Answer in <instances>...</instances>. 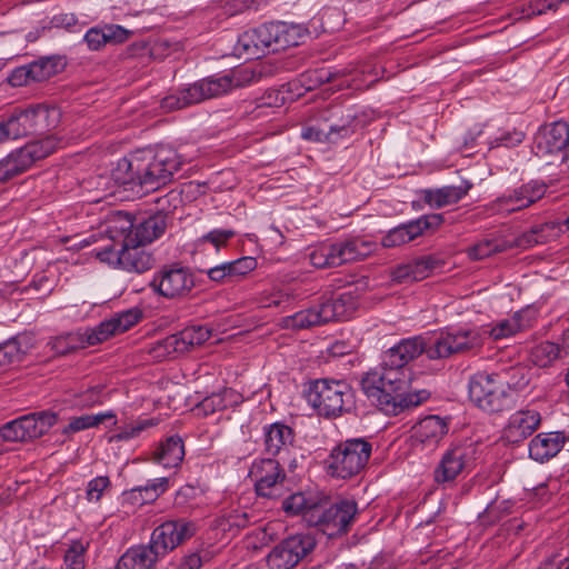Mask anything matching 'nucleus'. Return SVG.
Instances as JSON below:
<instances>
[{
	"mask_svg": "<svg viewBox=\"0 0 569 569\" xmlns=\"http://www.w3.org/2000/svg\"><path fill=\"white\" fill-rule=\"evenodd\" d=\"M24 118H30L34 133H43L58 127L61 109H26Z\"/></svg>",
	"mask_w": 569,
	"mask_h": 569,
	"instance_id": "nucleus-40",
	"label": "nucleus"
},
{
	"mask_svg": "<svg viewBox=\"0 0 569 569\" xmlns=\"http://www.w3.org/2000/svg\"><path fill=\"white\" fill-rule=\"evenodd\" d=\"M547 184L540 180H530L511 190H508L490 203L496 213H512L529 208L542 199L547 192Z\"/></svg>",
	"mask_w": 569,
	"mask_h": 569,
	"instance_id": "nucleus-16",
	"label": "nucleus"
},
{
	"mask_svg": "<svg viewBox=\"0 0 569 569\" xmlns=\"http://www.w3.org/2000/svg\"><path fill=\"white\" fill-rule=\"evenodd\" d=\"M266 27L270 33L271 52L299 46L307 37V30L301 24L278 21L266 23Z\"/></svg>",
	"mask_w": 569,
	"mask_h": 569,
	"instance_id": "nucleus-28",
	"label": "nucleus"
},
{
	"mask_svg": "<svg viewBox=\"0 0 569 569\" xmlns=\"http://www.w3.org/2000/svg\"><path fill=\"white\" fill-rule=\"evenodd\" d=\"M26 349L22 348L18 338H11L0 343V372L22 360Z\"/></svg>",
	"mask_w": 569,
	"mask_h": 569,
	"instance_id": "nucleus-49",
	"label": "nucleus"
},
{
	"mask_svg": "<svg viewBox=\"0 0 569 569\" xmlns=\"http://www.w3.org/2000/svg\"><path fill=\"white\" fill-rule=\"evenodd\" d=\"M440 267V260L432 256H422L396 267L392 279L397 282L421 281Z\"/></svg>",
	"mask_w": 569,
	"mask_h": 569,
	"instance_id": "nucleus-30",
	"label": "nucleus"
},
{
	"mask_svg": "<svg viewBox=\"0 0 569 569\" xmlns=\"http://www.w3.org/2000/svg\"><path fill=\"white\" fill-rule=\"evenodd\" d=\"M194 284L191 270L179 263L163 266L154 272L150 281V288L154 293L170 300L189 297Z\"/></svg>",
	"mask_w": 569,
	"mask_h": 569,
	"instance_id": "nucleus-12",
	"label": "nucleus"
},
{
	"mask_svg": "<svg viewBox=\"0 0 569 569\" xmlns=\"http://www.w3.org/2000/svg\"><path fill=\"white\" fill-rule=\"evenodd\" d=\"M234 392L232 389L224 388L219 392H213L203 398L197 406V410L204 416L224 410L233 402Z\"/></svg>",
	"mask_w": 569,
	"mask_h": 569,
	"instance_id": "nucleus-46",
	"label": "nucleus"
},
{
	"mask_svg": "<svg viewBox=\"0 0 569 569\" xmlns=\"http://www.w3.org/2000/svg\"><path fill=\"white\" fill-rule=\"evenodd\" d=\"M256 480V491L261 497L272 498L278 495L286 473L280 463L273 458L256 460L250 469Z\"/></svg>",
	"mask_w": 569,
	"mask_h": 569,
	"instance_id": "nucleus-22",
	"label": "nucleus"
},
{
	"mask_svg": "<svg viewBox=\"0 0 569 569\" xmlns=\"http://www.w3.org/2000/svg\"><path fill=\"white\" fill-rule=\"evenodd\" d=\"M536 148L540 156H556L561 162L569 148V124L558 120L541 126L536 134Z\"/></svg>",
	"mask_w": 569,
	"mask_h": 569,
	"instance_id": "nucleus-20",
	"label": "nucleus"
},
{
	"mask_svg": "<svg viewBox=\"0 0 569 569\" xmlns=\"http://www.w3.org/2000/svg\"><path fill=\"white\" fill-rule=\"evenodd\" d=\"M297 297L298 295L289 288H273L260 293L259 303L262 308L286 310Z\"/></svg>",
	"mask_w": 569,
	"mask_h": 569,
	"instance_id": "nucleus-44",
	"label": "nucleus"
},
{
	"mask_svg": "<svg viewBox=\"0 0 569 569\" xmlns=\"http://www.w3.org/2000/svg\"><path fill=\"white\" fill-rule=\"evenodd\" d=\"M541 415L535 409L513 412L502 430V438L509 443H519L530 437L540 426Z\"/></svg>",
	"mask_w": 569,
	"mask_h": 569,
	"instance_id": "nucleus-25",
	"label": "nucleus"
},
{
	"mask_svg": "<svg viewBox=\"0 0 569 569\" xmlns=\"http://www.w3.org/2000/svg\"><path fill=\"white\" fill-rule=\"evenodd\" d=\"M410 383V369L383 366V362L366 372L361 379L365 395L387 416H398L429 398L427 390L409 392Z\"/></svg>",
	"mask_w": 569,
	"mask_h": 569,
	"instance_id": "nucleus-2",
	"label": "nucleus"
},
{
	"mask_svg": "<svg viewBox=\"0 0 569 569\" xmlns=\"http://www.w3.org/2000/svg\"><path fill=\"white\" fill-rule=\"evenodd\" d=\"M525 139V132L516 128H500L496 124V129L488 136V150L496 148H513L519 146Z\"/></svg>",
	"mask_w": 569,
	"mask_h": 569,
	"instance_id": "nucleus-42",
	"label": "nucleus"
},
{
	"mask_svg": "<svg viewBox=\"0 0 569 569\" xmlns=\"http://www.w3.org/2000/svg\"><path fill=\"white\" fill-rule=\"evenodd\" d=\"M425 353L427 356L426 338L415 336L401 339L398 343L386 350L381 356L383 366L410 369L408 365Z\"/></svg>",
	"mask_w": 569,
	"mask_h": 569,
	"instance_id": "nucleus-23",
	"label": "nucleus"
},
{
	"mask_svg": "<svg viewBox=\"0 0 569 569\" xmlns=\"http://www.w3.org/2000/svg\"><path fill=\"white\" fill-rule=\"evenodd\" d=\"M87 547L80 540L71 542L64 553V562L62 568L64 569H84V553Z\"/></svg>",
	"mask_w": 569,
	"mask_h": 569,
	"instance_id": "nucleus-56",
	"label": "nucleus"
},
{
	"mask_svg": "<svg viewBox=\"0 0 569 569\" xmlns=\"http://www.w3.org/2000/svg\"><path fill=\"white\" fill-rule=\"evenodd\" d=\"M295 443L293 429L281 421L262 427V449L269 458L288 455Z\"/></svg>",
	"mask_w": 569,
	"mask_h": 569,
	"instance_id": "nucleus-24",
	"label": "nucleus"
},
{
	"mask_svg": "<svg viewBox=\"0 0 569 569\" xmlns=\"http://www.w3.org/2000/svg\"><path fill=\"white\" fill-rule=\"evenodd\" d=\"M111 487L108 476H98L91 479L86 488V499L89 502H99L106 490Z\"/></svg>",
	"mask_w": 569,
	"mask_h": 569,
	"instance_id": "nucleus-61",
	"label": "nucleus"
},
{
	"mask_svg": "<svg viewBox=\"0 0 569 569\" xmlns=\"http://www.w3.org/2000/svg\"><path fill=\"white\" fill-rule=\"evenodd\" d=\"M32 82L36 81L33 80L31 63L13 69L8 76V83L12 87L28 86Z\"/></svg>",
	"mask_w": 569,
	"mask_h": 569,
	"instance_id": "nucleus-63",
	"label": "nucleus"
},
{
	"mask_svg": "<svg viewBox=\"0 0 569 569\" xmlns=\"http://www.w3.org/2000/svg\"><path fill=\"white\" fill-rule=\"evenodd\" d=\"M248 33L253 34V44L254 48L258 49V57L260 58L264 52L271 51L270 44V33L267 32L266 23L247 31Z\"/></svg>",
	"mask_w": 569,
	"mask_h": 569,
	"instance_id": "nucleus-64",
	"label": "nucleus"
},
{
	"mask_svg": "<svg viewBox=\"0 0 569 569\" xmlns=\"http://www.w3.org/2000/svg\"><path fill=\"white\" fill-rule=\"evenodd\" d=\"M183 158L172 148L137 150L118 160L112 180L136 196L156 191L169 183L181 169Z\"/></svg>",
	"mask_w": 569,
	"mask_h": 569,
	"instance_id": "nucleus-1",
	"label": "nucleus"
},
{
	"mask_svg": "<svg viewBox=\"0 0 569 569\" xmlns=\"http://www.w3.org/2000/svg\"><path fill=\"white\" fill-rule=\"evenodd\" d=\"M253 79L254 71L248 68L232 70L221 77H209L180 90L177 98H164L162 107H187L202 103L229 92L234 87L249 83Z\"/></svg>",
	"mask_w": 569,
	"mask_h": 569,
	"instance_id": "nucleus-4",
	"label": "nucleus"
},
{
	"mask_svg": "<svg viewBox=\"0 0 569 569\" xmlns=\"http://www.w3.org/2000/svg\"><path fill=\"white\" fill-rule=\"evenodd\" d=\"M89 346L87 338L83 332H70L64 336H60L53 340L52 348L57 353H68L78 348H84Z\"/></svg>",
	"mask_w": 569,
	"mask_h": 569,
	"instance_id": "nucleus-53",
	"label": "nucleus"
},
{
	"mask_svg": "<svg viewBox=\"0 0 569 569\" xmlns=\"http://www.w3.org/2000/svg\"><path fill=\"white\" fill-rule=\"evenodd\" d=\"M253 515L243 507H231L223 510L214 520L216 528L223 532L236 536L241 529L248 527Z\"/></svg>",
	"mask_w": 569,
	"mask_h": 569,
	"instance_id": "nucleus-34",
	"label": "nucleus"
},
{
	"mask_svg": "<svg viewBox=\"0 0 569 569\" xmlns=\"http://www.w3.org/2000/svg\"><path fill=\"white\" fill-rule=\"evenodd\" d=\"M443 222L440 213L423 214L390 229L382 238V246L395 248L413 241L427 230L437 229Z\"/></svg>",
	"mask_w": 569,
	"mask_h": 569,
	"instance_id": "nucleus-19",
	"label": "nucleus"
},
{
	"mask_svg": "<svg viewBox=\"0 0 569 569\" xmlns=\"http://www.w3.org/2000/svg\"><path fill=\"white\" fill-rule=\"evenodd\" d=\"M376 243L363 238H347L336 242H323L309 252V260L316 268H331L359 261L373 252Z\"/></svg>",
	"mask_w": 569,
	"mask_h": 569,
	"instance_id": "nucleus-9",
	"label": "nucleus"
},
{
	"mask_svg": "<svg viewBox=\"0 0 569 569\" xmlns=\"http://www.w3.org/2000/svg\"><path fill=\"white\" fill-rule=\"evenodd\" d=\"M468 396L475 406L488 413L509 410L516 403L515 393L508 391V386L499 373H473L469 378Z\"/></svg>",
	"mask_w": 569,
	"mask_h": 569,
	"instance_id": "nucleus-5",
	"label": "nucleus"
},
{
	"mask_svg": "<svg viewBox=\"0 0 569 569\" xmlns=\"http://www.w3.org/2000/svg\"><path fill=\"white\" fill-rule=\"evenodd\" d=\"M108 399L106 387L103 385H96L87 388L77 396V405L81 408H91L102 405Z\"/></svg>",
	"mask_w": 569,
	"mask_h": 569,
	"instance_id": "nucleus-55",
	"label": "nucleus"
},
{
	"mask_svg": "<svg viewBox=\"0 0 569 569\" xmlns=\"http://www.w3.org/2000/svg\"><path fill=\"white\" fill-rule=\"evenodd\" d=\"M141 319L142 311L138 307L117 312L111 318L100 322L96 327L84 330L87 343L90 346L101 343L112 336L128 331Z\"/></svg>",
	"mask_w": 569,
	"mask_h": 569,
	"instance_id": "nucleus-18",
	"label": "nucleus"
},
{
	"mask_svg": "<svg viewBox=\"0 0 569 569\" xmlns=\"http://www.w3.org/2000/svg\"><path fill=\"white\" fill-rule=\"evenodd\" d=\"M141 244L122 243L121 269L128 272L142 273L153 266V257Z\"/></svg>",
	"mask_w": 569,
	"mask_h": 569,
	"instance_id": "nucleus-33",
	"label": "nucleus"
},
{
	"mask_svg": "<svg viewBox=\"0 0 569 569\" xmlns=\"http://www.w3.org/2000/svg\"><path fill=\"white\" fill-rule=\"evenodd\" d=\"M169 488V479L166 477L149 480L144 486L136 487L124 493L126 499L133 503L143 505L156 500Z\"/></svg>",
	"mask_w": 569,
	"mask_h": 569,
	"instance_id": "nucleus-37",
	"label": "nucleus"
},
{
	"mask_svg": "<svg viewBox=\"0 0 569 569\" xmlns=\"http://www.w3.org/2000/svg\"><path fill=\"white\" fill-rule=\"evenodd\" d=\"M475 460L476 449L471 443H450L433 469L435 482L440 486L452 485L472 470Z\"/></svg>",
	"mask_w": 569,
	"mask_h": 569,
	"instance_id": "nucleus-11",
	"label": "nucleus"
},
{
	"mask_svg": "<svg viewBox=\"0 0 569 569\" xmlns=\"http://www.w3.org/2000/svg\"><path fill=\"white\" fill-rule=\"evenodd\" d=\"M306 398L320 416L338 417L355 407L352 388L341 380L320 379L311 382Z\"/></svg>",
	"mask_w": 569,
	"mask_h": 569,
	"instance_id": "nucleus-8",
	"label": "nucleus"
},
{
	"mask_svg": "<svg viewBox=\"0 0 569 569\" xmlns=\"http://www.w3.org/2000/svg\"><path fill=\"white\" fill-rule=\"evenodd\" d=\"M345 295L340 299H328L308 309L282 319V326L290 330H303L345 318Z\"/></svg>",
	"mask_w": 569,
	"mask_h": 569,
	"instance_id": "nucleus-14",
	"label": "nucleus"
},
{
	"mask_svg": "<svg viewBox=\"0 0 569 569\" xmlns=\"http://www.w3.org/2000/svg\"><path fill=\"white\" fill-rule=\"evenodd\" d=\"M210 338V330L202 326H191L166 339V347L183 353L194 346H200Z\"/></svg>",
	"mask_w": 569,
	"mask_h": 569,
	"instance_id": "nucleus-32",
	"label": "nucleus"
},
{
	"mask_svg": "<svg viewBox=\"0 0 569 569\" xmlns=\"http://www.w3.org/2000/svg\"><path fill=\"white\" fill-rule=\"evenodd\" d=\"M450 427L449 417L437 415L426 416L419 419L411 428V439L416 446L422 449L435 450L448 435Z\"/></svg>",
	"mask_w": 569,
	"mask_h": 569,
	"instance_id": "nucleus-21",
	"label": "nucleus"
},
{
	"mask_svg": "<svg viewBox=\"0 0 569 569\" xmlns=\"http://www.w3.org/2000/svg\"><path fill=\"white\" fill-rule=\"evenodd\" d=\"M496 129L493 121L475 123L469 127L463 136L462 144L466 149L478 144H485L488 148V136Z\"/></svg>",
	"mask_w": 569,
	"mask_h": 569,
	"instance_id": "nucleus-50",
	"label": "nucleus"
},
{
	"mask_svg": "<svg viewBox=\"0 0 569 569\" xmlns=\"http://www.w3.org/2000/svg\"><path fill=\"white\" fill-rule=\"evenodd\" d=\"M26 109H21L18 113L11 116L6 122H0V144L11 139L16 140L29 133H34L30 118H24Z\"/></svg>",
	"mask_w": 569,
	"mask_h": 569,
	"instance_id": "nucleus-38",
	"label": "nucleus"
},
{
	"mask_svg": "<svg viewBox=\"0 0 569 569\" xmlns=\"http://www.w3.org/2000/svg\"><path fill=\"white\" fill-rule=\"evenodd\" d=\"M358 513L355 500L342 499L330 506L312 508L308 522L318 527L328 537L347 533Z\"/></svg>",
	"mask_w": 569,
	"mask_h": 569,
	"instance_id": "nucleus-10",
	"label": "nucleus"
},
{
	"mask_svg": "<svg viewBox=\"0 0 569 569\" xmlns=\"http://www.w3.org/2000/svg\"><path fill=\"white\" fill-rule=\"evenodd\" d=\"M66 63L62 58L57 56L51 57H42L33 62H31V68L33 71V80L36 82H41L49 80L54 77L59 72H61L64 68Z\"/></svg>",
	"mask_w": 569,
	"mask_h": 569,
	"instance_id": "nucleus-45",
	"label": "nucleus"
},
{
	"mask_svg": "<svg viewBox=\"0 0 569 569\" xmlns=\"http://www.w3.org/2000/svg\"><path fill=\"white\" fill-rule=\"evenodd\" d=\"M137 219L133 218L129 212L117 211L112 216L109 224V232L111 233V240H118L123 243L127 240V236L133 232Z\"/></svg>",
	"mask_w": 569,
	"mask_h": 569,
	"instance_id": "nucleus-47",
	"label": "nucleus"
},
{
	"mask_svg": "<svg viewBox=\"0 0 569 569\" xmlns=\"http://www.w3.org/2000/svg\"><path fill=\"white\" fill-rule=\"evenodd\" d=\"M184 457L183 440L179 436H170L156 448L152 460L163 468H177Z\"/></svg>",
	"mask_w": 569,
	"mask_h": 569,
	"instance_id": "nucleus-31",
	"label": "nucleus"
},
{
	"mask_svg": "<svg viewBox=\"0 0 569 569\" xmlns=\"http://www.w3.org/2000/svg\"><path fill=\"white\" fill-rule=\"evenodd\" d=\"M562 349L557 343L543 341L531 349L530 357L536 366L545 368L559 358Z\"/></svg>",
	"mask_w": 569,
	"mask_h": 569,
	"instance_id": "nucleus-51",
	"label": "nucleus"
},
{
	"mask_svg": "<svg viewBox=\"0 0 569 569\" xmlns=\"http://www.w3.org/2000/svg\"><path fill=\"white\" fill-rule=\"evenodd\" d=\"M568 439L563 431L540 432L529 442V457L541 463L549 461L560 452Z\"/></svg>",
	"mask_w": 569,
	"mask_h": 569,
	"instance_id": "nucleus-27",
	"label": "nucleus"
},
{
	"mask_svg": "<svg viewBox=\"0 0 569 569\" xmlns=\"http://www.w3.org/2000/svg\"><path fill=\"white\" fill-rule=\"evenodd\" d=\"M378 72L370 68V66H362L361 68H353L352 70H339L331 72L329 70H320L317 73V80L320 82L336 83L338 87H352L361 89L369 87L377 81Z\"/></svg>",
	"mask_w": 569,
	"mask_h": 569,
	"instance_id": "nucleus-26",
	"label": "nucleus"
},
{
	"mask_svg": "<svg viewBox=\"0 0 569 569\" xmlns=\"http://www.w3.org/2000/svg\"><path fill=\"white\" fill-rule=\"evenodd\" d=\"M510 508L511 506L508 501L496 500L487 506L479 518L483 525H493L509 515Z\"/></svg>",
	"mask_w": 569,
	"mask_h": 569,
	"instance_id": "nucleus-59",
	"label": "nucleus"
},
{
	"mask_svg": "<svg viewBox=\"0 0 569 569\" xmlns=\"http://www.w3.org/2000/svg\"><path fill=\"white\" fill-rule=\"evenodd\" d=\"M53 151L50 140L30 143L7 158L0 160V182L7 181L27 171L34 160L44 158Z\"/></svg>",
	"mask_w": 569,
	"mask_h": 569,
	"instance_id": "nucleus-17",
	"label": "nucleus"
},
{
	"mask_svg": "<svg viewBox=\"0 0 569 569\" xmlns=\"http://www.w3.org/2000/svg\"><path fill=\"white\" fill-rule=\"evenodd\" d=\"M316 507H318V503L312 498H308L303 492L292 493L282 501V510L287 515H303L307 520L311 509Z\"/></svg>",
	"mask_w": 569,
	"mask_h": 569,
	"instance_id": "nucleus-48",
	"label": "nucleus"
},
{
	"mask_svg": "<svg viewBox=\"0 0 569 569\" xmlns=\"http://www.w3.org/2000/svg\"><path fill=\"white\" fill-rule=\"evenodd\" d=\"M543 230H557L558 232H568L569 231V216L565 220H557V221H550L546 222L543 226L537 227L532 229L530 232L525 233L519 239V244L532 247L537 243L543 242L545 239L542 236H539L540 232Z\"/></svg>",
	"mask_w": 569,
	"mask_h": 569,
	"instance_id": "nucleus-52",
	"label": "nucleus"
},
{
	"mask_svg": "<svg viewBox=\"0 0 569 569\" xmlns=\"http://www.w3.org/2000/svg\"><path fill=\"white\" fill-rule=\"evenodd\" d=\"M253 34L248 33L247 31L240 34L233 47L234 56L244 60L259 58L258 49H256L253 44Z\"/></svg>",
	"mask_w": 569,
	"mask_h": 569,
	"instance_id": "nucleus-60",
	"label": "nucleus"
},
{
	"mask_svg": "<svg viewBox=\"0 0 569 569\" xmlns=\"http://www.w3.org/2000/svg\"><path fill=\"white\" fill-rule=\"evenodd\" d=\"M104 420H113L117 423L116 415L112 410L99 412L96 415H82L70 419L69 423L63 427L62 435L70 436L76 432L98 427Z\"/></svg>",
	"mask_w": 569,
	"mask_h": 569,
	"instance_id": "nucleus-41",
	"label": "nucleus"
},
{
	"mask_svg": "<svg viewBox=\"0 0 569 569\" xmlns=\"http://www.w3.org/2000/svg\"><path fill=\"white\" fill-rule=\"evenodd\" d=\"M167 228V217L162 212H157L147 218L137 219L132 233L127 236L129 244L146 246L159 238Z\"/></svg>",
	"mask_w": 569,
	"mask_h": 569,
	"instance_id": "nucleus-29",
	"label": "nucleus"
},
{
	"mask_svg": "<svg viewBox=\"0 0 569 569\" xmlns=\"http://www.w3.org/2000/svg\"><path fill=\"white\" fill-rule=\"evenodd\" d=\"M96 258L109 266L121 268L122 243L118 240H111V243L100 249H94Z\"/></svg>",
	"mask_w": 569,
	"mask_h": 569,
	"instance_id": "nucleus-57",
	"label": "nucleus"
},
{
	"mask_svg": "<svg viewBox=\"0 0 569 569\" xmlns=\"http://www.w3.org/2000/svg\"><path fill=\"white\" fill-rule=\"evenodd\" d=\"M372 445L365 438H350L339 442L326 459L327 473L336 479H351L368 465Z\"/></svg>",
	"mask_w": 569,
	"mask_h": 569,
	"instance_id": "nucleus-7",
	"label": "nucleus"
},
{
	"mask_svg": "<svg viewBox=\"0 0 569 569\" xmlns=\"http://www.w3.org/2000/svg\"><path fill=\"white\" fill-rule=\"evenodd\" d=\"M482 345L483 336L477 327H448L426 339L427 357L430 360L476 353Z\"/></svg>",
	"mask_w": 569,
	"mask_h": 569,
	"instance_id": "nucleus-6",
	"label": "nucleus"
},
{
	"mask_svg": "<svg viewBox=\"0 0 569 569\" xmlns=\"http://www.w3.org/2000/svg\"><path fill=\"white\" fill-rule=\"evenodd\" d=\"M351 123L352 120L343 124H330L328 129L313 126L305 127L301 130V138L312 142H333V136L346 137L353 131Z\"/></svg>",
	"mask_w": 569,
	"mask_h": 569,
	"instance_id": "nucleus-39",
	"label": "nucleus"
},
{
	"mask_svg": "<svg viewBox=\"0 0 569 569\" xmlns=\"http://www.w3.org/2000/svg\"><path fill=\"white\" fill-rule=\"evenodd\" d=\"M469 188V186H445L427 189L423 191V200L432 208H442L460 201L468 193Z\"/></svg>",
	"mask_w": 569,
	"mask_h": 569,
	"instance_id": "nucleus-36",
	"label": "nucleus"
},
{
	"mask_svg": "<svg viewBox=\"0 0 569 569\" xmlns=\"http://www.w3.org/2000/svg\"><path fill=\"white\" fill-rule=\"evenodd\" d=\"M197 531V525L186 519L168 520L151 533L148 545L130 547L118 560L114 569H152L180 543L190 539Z\"/></svg>",
	"mask_w": 569,
	"mask_h": 569,
	"instance_id": "nucleus-3",
	"label": "nucleus"
},
{
	"mask_svg": "<svg viewBox=\"0 0 569 569\" xmlns=\"http://www.w3.org/2000/svg\"><path fill=\"white\" fill-rule=\"evenodd\" d=\"M316 547V539L310 533H297L276 545L267 556L271 569H292Z\"/></svg>",
	"mask_w": 569,
	"mask_h": 569,
	"instance_id": "nucleus-15",
	"label": "nucleus"
},
{
	"mask_svg": "<svg viewBox=\"0 0 569 569\" xmlns=\"http://www.w3.org/2000/svg\"><path fill=\"white\" fill-rule=\"evenodd\" d=\"M53 411H37L4 423L0 436L6 441H28L42 437L57 422Z\"/></svg>",
	"mask_w": 569,
	"mask_h": 569,
	"instance_id": "nucleus-13",
	"label": "nucleus"
},
{
	"mask_svg": "<svg viewBox=\"0 0 569 569\" xmlns=\"http://www.w3.org/2000/svg\"><path fill=\"white\" fill-rule=\"evenodd\" d=\"M513 247V243L501 239H485L468 248L467 253L471 260H481L493 253L503 252Z\"/></svg>",
	"mask_w": 569,
	"mask_h": 569,
	"instance_id": "nucleus-43",
	"label": "nucleus"
},
{
	"mask_svg": "<svg viewBox=\"0 0 569 569\" xmlns=\"http://www.w3.org/2000/svg\"><path fill=\"white\" fill-rule=\"evenodd\" d=\"M532 319V312L530 310L518 311L512 317L496 323L490 329L489 335L493 340L509 338L531 327Z\"/></svg>",
	"mask_w": 569,
	"mask_h": 569,
	"instance_id": "nucleus-35",
	"label": "nucleus"
},
{
	"mask_svg": "<svg viewBox=\"0 0 569 569\" xmlns=\"http://www.w3.org/2000/svg\"><path fill=\"white\" fill-rule=\"evenodd\" d=\"M157 422L153 419H143L132 422L130 426L121 428L114 436L117 440H130L138 437L146 429L156 426Z\"/></svg>",
	"mask_w": 569,
	"mask_h": 569,
	"instance_id": "nucleus-62",
	"label": "nucleus"
},
{
	"mask_svg": "<svg viewBox=\"0 0 569 569\" xmlns=\"http://www.w3.org/2000/svg\"><path fill=\"white\" fill-rule=\"evenodd\" d=\"M230 281L237 280L257 268V260L253 257H241L232 261H226Z\"/></svg>",
	"mask_w": 569,
	"mask_h": 569,
	"instance_id": "nucleus-58",
	"label": "nucleus"
},
{
	"mask_svg": "<svg viewBox=\"0 0 569 569\" xmlns=\"http://www.w3.org/2000/svg\"><path fill=\"white\" fill-rule=\"evenodd\" d=\"M502 378L508 386V391H512L516 397L517 392L525 389L530 381L529 370L521 366L510 368Z\"/></svg>",
	"mask_w": 569,
	"mask_h": 569,
	"instance_id": "nucleus-54",
	"label": "nucleus"
}]
</instances>
